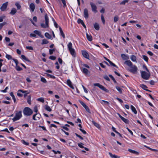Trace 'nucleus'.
<instances>
[{
  "mask_svg": "<svg viewBox=\"0 0 158 158\" xmlns=\"http://www.w3.org/2000/svg\"><path fill=\"white\" fill-rule=\"evenodd\" d=\"M68 48L71 54L73 57L76 56V53L75 49L72 48V44L71 42H69L67 45Z\"/></svg>",
  "mask_w": 158,
  "mask_h": 158,
  "instance_id": "obj_1",
  "label": "nucleus"
},
{
  "mask_svg": "<svg viewBox=\"0 0 158 158\" xmlns=\"http://www.w3.org/2000/svg\"><path fill=\"white\" fill-rule=\"evenodd\" d=\"M141 76L145 80H148L150 76L149 71H142L141 72Z\"/></svg>",
  "mask_w": 158,
  "mask_h": 158,
  "instance_id": "obj_2",
  "label": "nucleus"
},
{
  "mask_svg": "<svg viewBox=\"0 0 158 158\" xmlns=\"http://www.w3.org/2000/svg\"><path fill=\"white\" fill-rule=\"evenodd\" d=\"M23 113L24 115H25L30 116L32 114L33 111L30 108L26 107L24 109Z\"/></svg>",
  "mask_w": 158,
  "mask_h": 158,
  "instance_id": "obj_3",
  "label": "nucleus"
},
{
  "mask_svg": "<svg viewBox=\"0 0 158 158\" xmlns=\"http://www.w3.org/2000/svg\"><path fill=\"white\" fill-rule=\"evenodd\" d=\"M22 112L21 111L17 112L15 114L14 117L12 119L14 122L19 120L22 117Z\"/></svg>",
  "mask_w": 158,
  "mask_h": 158,
  "instance_id": "obj_4",
  "label": "nucleus"
},
{
  "mask_svg": "<svg viewBox=\"0 0 158 158\" xmlns=\"http://www.w3.org/2000/svg\"><path fill=\"white\" fill-rule=\"evenodd\" d=\"M45 24H44L43 23H42L41 24V26L42 27L44 28H48L49 27V19L47 15H45Z\"/></svg>",
  "mask_w": 158,
  "mask_h": 158,
  "instance_id": "obj_5",
  "label": "nucleus"
},
{
  "mask_svg": "<svg viewBox=\"0 0 158 158\" xmlns=\"http://www.w3.org/2000/svg\"><path fill=\"white\" fill-rule=\"evenodd\" d=\"M137 67L135 65L133 64L130 67V68L129 69V71L134 74L137 73Z\"/></svg>",
  "mask_w": 158,
  "mask_h": 158,
  "instance_id": "obj_6",
  "label": "nucleus"
},
{
  "mask_svg": "<svg viewBox=\"0 0 158 158\" xmlns=\"http://www.w3.org/2000/svg\"><path fill=\"white\" fill-rule=\"evenodd\" d=\"M94 86H97L99 87L100 89H102V90L105 91L106 92L108 93L109 92V90L106 89L102 85H100V84L98 83H94Z\"/></svg>",
  "mask_w": 158,
  "mask_h": 158,
  "instance_id": "obj_7",
  "label": "nucleus"
},
{
  "mask_svg": "<svg viewBox=\"0 0 158 158\" xmlns=\"http://www.w3.org/2000/svg\"><path fill=\"white\" fill-rule=\"evenodd\" d=\"M90 5L91 6L92 11L95 13L97 12L98 11L97 10V7L95 4L92 2H90Z\"/></svg>",
  "mask_w": 158,
  "mask_h": 158,
  "instance_id": "obj_8",
  "label": "nucleus"
},
{
  "mask_svg": "<svg viewBox=\"0 0 158 158\" xmlns=\"http://www.w3.org/2000/svg\"><path fill=\"white\" fill-rule=\"evenodd\" d=\"M41 117V115L38 113H36L33 116V119L35 121L39 120Z\"/></svg>",
  "mask_w": 158,
  "mask_h": 158,
  "instance_id": "obj_9",
  "label": "nucleus"
},
{
  "mask_svg": "<svg viewBox=\"0 0 158 158\" xmlns=\"http://www.w3.org/2000/svg\"><path fill=\"white\" fill-rule=\"evenodd\" d=\"M82 53L83 56L86 59H89V56L88 53L85 51H82Z\"/></svg>",
  "mask_w": 158,
  "mask_h": 158,
  "instance_id": "obj_10",
  "label": "nucleus"
},
{
  "mask_svg": "<svg viewBox=\"0 0 158 158\" xmlns=\"http://www.w3.org/2000/svg\"><path fill=\"white\" fill-rule=\"evenodd\" d=\"M118 115L119 117L125 123L127 124L129 123V120L128 119L125 118H124L120 114H119L118 113Z\"/></svg>",
  "mask_w": 158,
  "mask_h": 158,
  "instance_id": "obj_11",
  "label": "nucleus"
},
{
  "mask_svg": "<svg viewBox=\"0 0 158 158\" xmlns=\"http://www.w3.org/2000/svg\"><path fill=\"white\" fill-rule=\"evenodd\" d=\"M84 16L86 19H87L89 17V14L88 13V10L87 8H85L84 9Z\"/></svg>",
  "mask_w": 158,
  "mask_h": 158,
  "instance_id": "obj_12",
  "label": "nucleus"
},
{
  "mask_svg": "<svg viewBox=\"0 0 158 158\" xmlns=\"http://www.w3.org/2000/svg\"><path fill=\"white\" fill-rule=\"evenodd\" d=\"M8 5V2H6L3 3L1 7V10L2 11L5 10L7 8Z\"/></svg>",
  "mask_w": 158,
  "mask_h": 158,
  "instance_id": "obj_13",
  "label": "nucleus"
},
{
  "mask_svg": "<svg viewBox=\"0 0 158 158\" xmlns=\"http://www.w3.org/2000/svg\"><path fill=\"white\" fill-rule=\"evenodd\" d=\"M67 85L71 88L74 89V87L72 85V82L70 79H68L66 81Z\"/></svg>",
  "mask_w": 158,
  "mask_h": 158,
  "instance_id": "obj_14",
  "label": "nucleus"
},
{
  "mask_svg": "<svg viewBox=\"0 0 158 158\" xmlns=\"http://www.w3.org/2000/svg\"><path fill=\"white\" fill-rule=\"evenodd\" d=\"M34 32L35 34L37 35L41 38H43L44 37V36L42 35L40 31L35 30L34 31Z\"/></svg>",
  "mask_w": 158,
  "mask_h": 158,
  "instance_id": "obj_15",
  "label": "nucleus"
},
{
  "mask_svg": "<svg viewBox=\"0 0 158 158\" xmlns=\"http://www.w3.org/2000/svg\"><path fill=\"white\" fill-rule=\"evenodd\" d=\"M82 71L83 73L86 75H88L89 73V70L85 68H83Z\"/></svg>",
  "mask_w": 158,
  "mask_h": 158,
  "instance_id": "obj_16",
  "label": "nucleus"
},
{
  "mask_svg": "<svg viewBox=\"0 0 158 158\" xmlns=\"http://www.w3.org/2000/svg\"><path fill=\"white\" fill-rule=\"evenodd\" d=\"M29 6L31 11L32 12H33L35 9V6L34 4L33 3H31L30 5Z\"/></svg>",
  "mask_w": 158,
  "mask_h": 158,
  "instance_id": "obj_17",
  "label": "nucleus"
},
{
  "mask_svg": "<svg viewBox=\"0 0 158 158\" xmlns=\"http://www.w3.org/2000/svg\"><path fill=\"white\" fill-rule=\"evenodd\" d=\"M128 151L131 153L136 154L137 155H138L139 154V152H138L131 149H128Z\"/></svg>",
  "mask_w": 158,
  "mask_h": 158,
  "instance_id": "obj_18",
  "label": "nucleus"
},
{
  "mask_svg": "<svg viewBox=\"0 0 158 158\" xmlns=\"http://www.w3.org/2000/svg\"><path fill=\"white\" fill-rule=\"evenodd\" d=\"M124 64L129 67L133 64L132 63L130 60H127L124 62Z\"/></svg>",
  "mask_w": 158,
  "mask_h": 158,
  "instance_id": "obj_19",
  "label": "nucleus"
},
{
  "mask_svg": "<svg viewBox=\"0 0 158 158\" xmlns=\"http://www.w3.org/2000/svg\"><path fill=\"white\" fill-rule=\"evenodd\" d=\"M130 59L132 61L137 62L136 57L135 56L131 55L130 56Z\"/></svg>",
  "mask_w": 158,
  "mask_h": 158,
  "instance_id": "obj_20",
  "label": "nucleus"
},
{
  "mask_svg": "<svg viewBox=\"0 0 158 158\" xmlns=\"http://www.w3.org/2000/svg\"><path fill=\"white\" fill-rule=\"evenodd\" d=\"M121 56V57L123 60H127L129 59V57L127 55L125 54H122Z\"/></svg>",
  "mask_w": 158,
  "mask_h": 158,
  "instance_id": "obj_21",
  "label": "nucleus"
},
{
  "mask_svg": "<svg viewBox=\"0 0 158 158\" xmlns=\"http://www.w3.org/2000/svg\"><path fill=\"white\" fill-rule=\"evenodd\" d=\"M131 109L132 111L135 114H137V112L135 108L132 105L131 106Z\"/></svg>",
  "mask_w": 158,
  "mask_h": 158,
  "instance_id": "obj_22",
  "label": "nucleus"
},
{
  "mask_svg": "<svg viewBox=\"0 0 158 158\" xmlns=\"http://www.w3.org/2000/svg\"><path fill=\"white\" fill-rule=\"evenodd\" d=\"M94 27L96 30H98L99 29V25L97 23H95L94 24Z\"/></svg>",
  "mask_w": 158,
  "mask_h": 158,
  "instance_id": "obj_23",
  "label": "nucleus"
},
{
  "mask_svg": "<svg viewBox=\"0 0 158 158\" xmlns=\"http://www.w3.org/2000/svg\"><path fill=\"white\" fill-rule=\"evenodd\" d=\"M16 12L17 10H16V9H15V8H13L12 9L10 13V14L12 15H14L16 13Z\"/></svg>",
  "mask_w": 158,
  "mask_h": 158,
  "instance_id": "obj_24",
  "label": "nucleus"
},
{
  "mask_svg": "<svg viewBox=\"0 0 158 158\" xmlns=\"http://www.w3.org/2000/svg\"><path fill=\"white\" fill-rule=\"evenodd\" d=\"M116 89L119 92L120 94H122L123 93V89L120 88L119 86H116L115 87Z\"/></svg>",
  "mask_w": 158,
  "mask_h": 158,
  "instance_id": "obj_25",
  "label": "nucleus"
},
{
  "mask_svg": "<svg viewBox=\"0 0 158 158\" xmlns=\"http://www.w3.org/2000/svg\"><path fill=\"white\" fill-rule=\"evenodd\" d=\"M109 154L110 156L112 158H120L119 156H118L112 154L111 153L109 152Z\"/></svg>",
  "mask_w": 158,
  "mask_h": 158,
  "instance_id": "obj_26",
  "label": "nucleus"
},
{
  "mask_svg": "<svg viewBox=\"0 0 158 158\" xmlns=\"http://www.w3.org/2000/svg\"><path fill=\"white\" fill-rule=\"evenodd\" d=\"M86 37L88 40L89 41H91L92 40V36L86 33Z\"/></svg>",
  "mask_w": 158,
  "mask_h": 158,
  "instance_id": "obj_27",
  "label": "nucleus"
},
{
  "mask_svg": "<svg viewBox=\"0 0 158 158\" xmlns=\"http://www.w3.org/2000/svg\"><path fill=\"white\" fill-rule=\"evenodd\" d=\"M140 87L141 88H142L143 89H144V90H146L147 91H149V92H151L150 91V90H148V89H146L147 88V86L144 85V84H141L140 85Z\"/></svg>",
  "mask_w": 158,
  "mask_h": 158,
  "instance_id": "obj_28",
  "label": "nucleus"
},
{
  "mask_svg": "<svg viewBox=\"0 0 158 158\" xmlns=\"http://www.w3.org/2000/svg\"><path fill=\"white\" fill-rule=\"evenodd\" d=\"M59 29L60 30V32L61 34V35L62 36V37L64 38H65V35L64 34V33L62 29L60 27H59Z\"/></svg>",
  "mask_w": 158,
  "mask_h": 158,
  "instance_id": "obj_29",
  "label": "nucleus"
},
{
  "mask_svg": "<svg viewBox=\"0 0 158 158\" xmlns=\"http://www.w3.org/2000/svg\"><path fill=\"white\" fill-rule=\"evenodd\" d=\"M45 109L47 111L50 112L52 111V109L50 108V107L48 105H45Z\"/></svg>",
  "mask_w": 158,
  "mask_h": 158,
  "instance_id": "obj_30",
  "label": "nucleus"
},
{
  "mask_svg": "<svg viewBox=\"0 0 158 158\" xmlns=\"http://www.w3.org/2000/svg\"><path fill=\"white\" fill-rule=\"evenodd\" d=\"M45 36L48 39H51L52 38L51 35L48 32L45 33Z\"/></svg>",
  "mask_w": 158,
  "mask_h": 158,
  "instance_id": "obj_31",
  "label": "nucleus"
},
{
  "mask_svg": "<svg viewBox=\"0 0 158 158\" xmlns=\"http://www.w3.org/2000/svg\"><path fill=\"white\" fill-rule=\"evenodd\" d=\"M92 122L93 123V124L94 125L95 127H96L97 128H100V126L98 123H96L95 122H94V121H92Z\"/></svg>",
  "mask_w": 158,
  "mask_h": 158,
  "instance_id": "obj_32",
  "label": "nucleus"
},
{
  "mask_svg": "<svg viewBox=\"0 0 158 158\" xmlns=\"http://www.w3.org/2000/svg\"><path fill=\"white\" fill-rule=\"evenodd\" d=\"M100 102L102 104L108 105L109 104V102H108L103 100H101Z\"/></svg>",
  "mask_w": 158,
  "mask_h": 158,
  "instance_id": "obj_33",
  "label": "nucleus"
},
{
  "mask_svg": "<svg viewBox=\"0 0 158 158\" xmlns=\"http://www.w3.org/2000/svg\"><path fill=\"white\" fill-rule=\"evenodd\" d=\"M15 5L17 7V9L19 10L21 8V6L18 2H16L15 3Z\"/></svg>",
  "mask_w": 158,
  "mask_h": 158,
  "instance_id": "obj_34",
  "label": "nucleus"
},
{
  "mask_svg": "<svg viewBox=\"0 0 158 158\" xmlns=\"http://www.w3.org/2000/svg\"><path fill=\"white\" fill-rule=\"evenodd\" d=\"M129 0H124L121 2L120 3V5H125L126 3L128 2Z\"/></svg>",
  "mask_w": 158,
  "mask_h": 158,
  "instance_id": "obj_35",
  "label": "nucleus"
},
{
  "mask_svg": "<svg viewBox=\"0 0 158 158\" xmlns=\"http://www.w3.org/2000/svg\"><path fill=\"white\" fill-rule=\"evenodd\" d=\"M48 43V41L47 40L44 39L42 40V44H46Z\"/></svg>",
  "mask_w": 158,
  "mask_h": 158,
  "instance_id": "obj_36",
  "label": "nucleus"
},
{
  "mask_svg": "<svg viewBox=\"0 0 158 158\" xmlns=\"http://www.w3.org/2000/svg\"><path fill=\"white\" fill-rule=\"evenodd\" d=\"M6 57L8 60H11L12 59L11 56L10 55L6 54Z\"/></svg>",
  "mask_w": 158,
  "mask_h": 158,
  "instance_id": "obj_37",
  "label": "nucleus"
},
{
  "mask_svg": "<svg viewBox=\"0 0 158 158\" xmlns=\"http://www.w3.org/2000/svg\"><path fill=\"white\" fill-rule=\"evenodd\" d=\"M118 20V17L117 15H115L114 18V21L115 23Z\"/></svg>",
  "mask_w": 158,
  "mask_h": 158,
  "instance_id": "obj_38",
  "label": "nucleus"
},
{
  "mask_svg": "<svg viewBox=\"0 0 158 158\" xmlns=\"http://www.w3.org/2000/svg\"><path fill=\"white\" fill-rule=\"evenodd\" d=\"M37 100L42 102H44V99L43 98H40L37 99Z\"/></svg>",
  "mask_w": 158,
  "mask_h": 158,
  "instance_id": "obj_39",
  "label": "nucleus"
},
{
  "mask_svg": "<svg viewBox=\"0 0 158 158\" xmlns=\"http://www.w3.org/2000/svg\"><path fill=\"white\" fill-rule=\"evenodd\" d=\"M21 56L22 59H24V60L26 61H29V60L24 55H21Z\"/></svg>",
  "mask_w": 158,
  "mask_h": 158,
  "instance_id": "obj_40",
  "label": "nucleus"
},
{
  "mask_svg": "<svg viewBox=\"0 0 158 158\" xmlns=\"http://www.w3.org/2000/svg\"><path fill=\"white\" fill-rule=\"evenodd\" d=\"M108 61L109 63L111 65L115 67L116 68H117V66L115 65L110 60H108Z\"/></svg>",
  "mask_w": 158,
  "mask_h": 158,
  "instance_id": "obj_41",
  "label": "nucleus"
},
{
  "mask_svg": "<svg viewBox=\"0 0 158 158\" xmlns=\"http://www.w3.org/2000/svg\"><path fill=\"white\" fill-rule=\"evenodd\" d=\"M143 58L146 62L148 61V58L147 56L145 55H143Z\"/></svg>",
  "mask_w": 158,
  "mask_h": 158,
  "instance_id": "obj_42",
  "label": "nucleus"
},
{
  "mask_svg": "<svg viewBox=\"0 0 158 158\" xmlns=\"http://www.w3.org/2000/svg\"><path fill=\"white\" fill-rule=\"evenodd\" d=\"M15 69L18 71H20L22 70V69L18 65L16 66Z\"/></svg>",
  "mask_w": 158,
  "mask_h": 158,
  "instance_id": "obj_43",
  "label": "nucleus"
},
{
  "mask_svg": "<svg viewBox=\"0 0 158 158\" xmlns=\"http://www.w3.org/2000/svg\"><path fill=\"white\" fill-rule=\"evenodd\" d=\"M41 81L44 83H46L47 82L46 79L43 77H41Z\"/></svg>",
  "mask_w": 158,
  "mask_h": 158,
  "instance_id": "obj_44",
  "label": "nucleus"
},
{
  "mask_svg": "<svg viewBox=\"0 0 158 158\" xmlns=\"http://www.w3.org/2000/svg\"><path fill=\"white\" fill-rule=\"evenodd\" d=\"M83 144L81 143H79L78 144V146L81 148H84V146H83Z\"/></svg>",
  "mask_w": 158,
  "mask_h": 158,
  "instance_id": "obj_45",
  "label": "nucleus"
},
{
  "mask_svg": "<svg viewBox=\"0 0 158 158\" xmlns=\"http://www.w3.org/2000/svg\"><path fill=\"white\" fill-rule=\"evenodd\" d=\"M22 143L26 145H29V143L27 142H26L24 140H23L21 141Z\"/></svg>",
  "mask_w": 158,
  "mask_h": 158,
  "instance_id": "obj_46",
  "label": "nucleus"
},
{
  "mask_svg": "<svg viewBox=\"0 0 158 158\" xmlns=\"http://www.w3.org/2000/svg\"><path fill=\"white\" fill-rule=\"evenodd\" d=\"M27 101L29 104H31V98L29 96L28 97Z\"/></svg>",
  "mask_w": 158,
  "mask_h": 158,
  "instance_id": "obj_47",
  "label": "nucleus"
},
{
  "mask_svg": "<svg viewBox=\"0 0 158 158\" xmlns=\"http://www.w3.org/2000/svg\"><path fill=\"white\" fill-rule=\"evenodd\" d=\"M47 75L48 77H49L55 79L56 78L55 76L50 74H47Z\"/></svg>",
  "mask_w": 158,
  "mask_h": 158,
  "instance_id": "obj_48",
  "label": "nucleus"
},
{
  "mask_svg": "<svg viewBox=\"0 0 158 158\" xmlns=\"http://www.w3.org/2000/svg\"><path fill=\"white\" fill-rule=\"evenodd\" d=\"M101 18L102 22L103 24H104L105 23V20L103 15H102L101 16Z\"/></svg>",
  "mask_w": 158,
  "mask_h": 158,
  "instance_id": "obj_49",
  "label": "nucleus"
},
{
  "mask_svg": "<svg viewBox=\"0 0 158 158\" xmlns=\"http://www.w3.org/2000/svg\"><path fill=\"white\" fill-rule=\"evenodd\" d=\"M34 111L36 113H38V109L36 106H35L34 107Z\"/></svg>",
  "mask_w": 158,
  "mask_h": 158,
  "instance_id": "obj_50",
  "label": "nucleus"
},
{
  "mask_svg": "<svg viewBox=\"0 0 158 158\" xmlns=\"http://www.w3.org/2000/svg\"><path fill=\"white\" fill-rule=\"evenodd\" d=\"M63 4V7H65L66 6V2L65 0H61Z\"/></svg>",
  "mask_w": 158,
  "mask_h": 158,
  "instance_id": "obj_51",
  "label": "nucleus"
},
{
  "mask_svg": "<svg viewBox=\"0 0 158 158\" xmlns=\"http://www.w3.org/2000/svg\"><path fill=\"white\" fill-rule=\"evenodd\" d=\"M77 22L78 23H81V24H82V23H84V22L83 21V20H81L80 19H78Z\"/></svg>",
  "mask_w": 158,
  "mask_h": 158,
  "instance_id": "obj_52",
  "label": "nucleus"
},
{
  "mask_svg": "<svg viewBox=\"0 0 158 158\" xmlns=\"http://www.w3.org/2000/svg\"><path fill=\"white\" fill-rule=\"evenodd\" d=\"M55 51V49H49V54L50 55H52L53 53V52Z\"/></svg>",
  "mask_w": 158,
  "mask_h": 158,
  "instance_id": "obj_53",
  "label": "nucleus"
},
{
  "mask_svg": "<svg viewBox=\"0 0 158 158\" xmlns=\"http://www.w3.org/2000/svg\"><path fill=\"white\" fill-rule=\"evenodd\" d=\"M13 60L15 63L16 64V66L18 65L19 63L18 60L17 59H13Z\"/></svg>",
  "mask_w": 158,
  "mask_h": 158,
  "instance_id": "obj_54",
  "label": "nucleus"
},
{
  "mask_svg": "<svg viewBox=\"0 0 158 158\" xmlns=\"http://www.w3.org/2000/svg\"><path fill=\"white\" fill-rule=\"evenodd\" d=\"M3 61V60L2 59H0V72L1 71V67L2 66V62Z\"/></svg>",
  "mask_w": 158,
  "mask_h": 158,
  "instance_id": "obj_55",
  "label": "nucleus"
},
{
  "mask_svg": "<svg viewBox=\"0 0 158 158\" xmlns=\"http://www.w3.org/2000/svg\"><path fill=\"white\" fill-rule=\"evenodd\" d=\"M126 129L129 132V133L133 135V133L127 127Z\"/></svg>",
  "mask_w": 158,
  "mask_h": 158,
  "instance_id": "obj_56",
  "label": "nucleus"
},
{
  "mask_svg": "<svg viewBox=\"0 0 158 158\" xmlns=\"http://www.w3.org/2000/svg\"><path fill=\"white\" fill-rule=\"evenodd\" d=\"M26 48L27 49H28V50H33V48L31 46H27L26 47Z\"/></svg>",
  "mask_w": 158,
  "mask_h": 158,
  "instance_id": "obj_57",
  "label": "nucleus"
},
{
  "mask_svg": "<svg viewBox=\"0 0 158 158\" xmlns=\"http://www.w3.org/2000/svg\"><path fill=\"white\" fill-rule=\"evenodd\" d=\"M49 58L52 60H54L56 59V57L53 56H50L49 57Z\"/></svg>",
  "mask_w": 158,
  "mask_h": 158,
  "instance_id": "obj_58",
  "label": "nucleus"
},
{
  "mask_svg": "<svg viewBox=\"0 0 158 158\" xmlns=\"http://www.w3.org/2000/svg\"><path fill=\"white\" fill-rule=\"evenodd\" d=\"M6 24L5 23H0V30L2 28V27L5 25Z\"/></svg>",
  "mask_w": 158,
  "mask_h": 158,
  "instance_id": "obj_59",
  "label": "nucleus"
},
{
  "mask_svg": "<svg viewBox=\"0 0 158 158\" xmlns=\"http://www.w3.org/2000/svg\"><path fill=\"white\" fill-rule=\"evenodd\" d=\"M104 78L106 79V80L108 81H110V80L109 77L106 75L104 77Z\"/></svg>",
  "mask_w": 158,
  "mask_h": 158,
  "instance_id": "obj_60",
  "label": "nucleus"
},
{
  "mask_svg": "<svg viewBox=\"0 0 158 158\" xmlns=\"http://www.w3.org/2000/svg\"><path fill=\"white\" fill-rule=\"evenodd\" d=\"M55 64L56 65V68L58 69H59L60 68V66L58 62L55 63Z\"/></svg>",
  "mask_w": 158,
  "mask_h": 158,
  "instance_id": "obj_61",
  "label": "nucleus"
},
{
  "mask_svg": "<svg viewBox=\"0 0 158 158\" xmlns=\"http://www.w3.org/2000/svg\"><path fill=\"white\" fill-rule=\"evenodd\" d=\"M147 53L148 55H150L151 56H153V53L150 51H148Z\"/></svg>",
  "mask_w": 158,
  "mask_h": 158,
  "instance_id": "obj_62",
  "label": "nucleus"
},
{
  "mask_svg": "<svg viewBox=\"0 0 158 158\" xmlns=\"http://www.w3.org/2000/svg\"><path fill=\"white\" fill-rule=\"evenodd\" d=\"M85 109L87 111V112H88L89 113H90V111L89 109V108L88 106L86 107V108H85Z\"/></svg>",
  "mask_w": 158,
  "mask_h": 158,
  "instance_id": "obj_63",
  "label": "nucleus"
},
{
  "mask_svg": "<svg viewBox=\"0 0 158 158\" xmlns=\"http://www.w3.org/2000/svg\"><path fill=\"white\" fill-rule=\"evenodd\" d=\"M52 151L54 152V153L55 154H56L57 153H59V154H60V153H61L60 152V151H55L54 150H53Z\"/></svg>",
  "mask_w": 158,
  "mask_h": 158,
  "instance_id": "obj_64",
  "label": "nucleus"
}]
</instances>
